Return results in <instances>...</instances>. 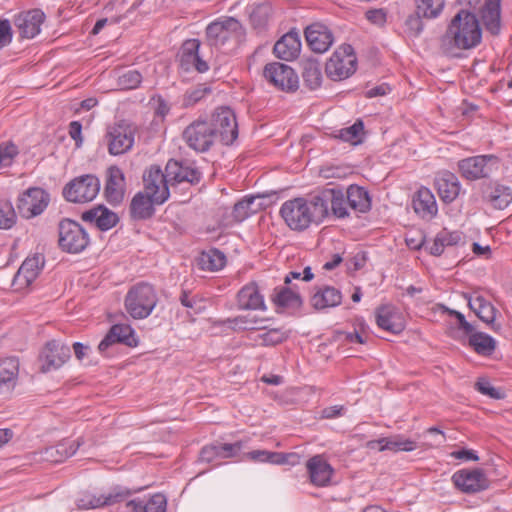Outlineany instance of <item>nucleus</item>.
Returning <instances> with one entry per match:
<instances>
[{"instance_id": "nucleus-1", "label": "nucleus", "mask_w": 512, "mask_h": 512, "mask_svg": "<svg viewBox=\"0 0 512 512\" xmlns=\"http://www.w3.org/2000/svg\"><path fill=\"white\" fill-rule=\"evenodd\" d=\"M482 41V29L477 16L460 9L451 19L440 38V49L448 56H456L459 50H470Z\"/></svg>"}, {"instance_id": "nucleus-2", "label": "nucleus", "mask_w": 512, "mask_h": 512, "mask_svg": "<svg viewBox=\"0 0 512 512\" xmlns=\"http://www.w3.org/2000/svg\"><path fill=\"white\" fill-rule=\"evenodd\" d=\"M146 194L138 192L130 203V215L134 220H147L155 214L154 205H161L169 198V187H161L162 170L152 165L143 176Z\"/></svg>"}, {"instance_id": "nucleus-3", "label": "nucleus", "mask_w": 512, "mask_h": 512, "mask_svg": "<svg viewBox=\"0 0 512 512\" xmlns=\"http://www.w3.org/2000/svg\"><path fill=\"white\" fill-rule=\"evenodd\" d=\"M206 41L209 47H214L223 53L237 49L246 37L243 25L234 17H221L206 27Z\"/></svg>"}, {"instance_id": "nucleus-4", "label": "nucleus", "mask_w": 512, "mask_h": 512, "mask_svg": "<svg viewBox=\"0 0 512 512\" xmlns=\"http://www.w3.org/2000/svg\"><path fill=\"white\" fill-rule=\"evenodd\" d=\"M158 302L154 287L147 282L133 285L127 292L124 305L128 314L134 319L147 318Z\"/></svg>"}, {"instance_id": "nucleus-5", "label": "nucleus", "mask_w": 512, "mask_h": 512, "mask_svg": "<svg viewBox=\"0 0 512 512\" xmlns=\"http://www.w3.org/2000/svg\"><path fill=\"white\" fill-rule=\"evenodd\" d=\"M136 132L137 127L126 120L109 125L104 136L108 153L119 156L129 152L134 146Z\"/></svg>"}, {"instance_id": "nucleus-6", "label": "nucleus", "mask_w": 512, "mask_h": 512, "mask_svg": "<svg viewBox=\"0 0 512 512\" xmlns=\"http://www.w3.org/2000/svg\"><path fill=\"white\" fill-rule=\"evenodd\" d=\"M357 68V57L350 44H343L326 62L325 72L329 79L341 81L349 78Z\"/></svg>"}, {"instance_id": "nucleus-7", "label": "nucleus", "mask_w": 512, "mask_h": 512, "mask_svg": "<svg viewBox=\"0 0 512 512\" xmlns=\"http://www.w3.org/2000/svg\"><path fill=\"white\" fill-rule=\"evenodd\" d=\"M59 247L63 252L77 254L89 244V236L83 227L71 219H63L58 226Z\"/></svg>"}, {"instance_id": "nucleus-8", "label": "nucleus", "mask_w": 512, "mask_h": 512, "mask_svg": "<svg viewBox=\"0 0 512 512\" xmlns=\"http://www.w3.org/2000/svg\"><path fill=\"white\" fill-rule=\"evenodd\" d=\"M208 122L216 141L219 140L223 145H232L238 138L236 116L229 107L216 108Z\"/></svg>"}, {"instance_id": "nucleus-9", "label": "nucleus", "mask_w": 512, "mask_h": 512, "mask_svg": "<svg viewBox=\"0 0 512 512\" xmlns=\"http://www.w3.org/2000/svg\"><path fill=\"white\" fill-rule=\"evenodd\" d=\"M100 190V180L93 174L74 178L63 188L64 198L73 203L92 201Z\"/></svg>"}, {"instance_id": "nucleus-10", "label": "nucleus", "mask_w": 512, "mask_h": 512, "mask_svg": "<svg viewBox=\"0 0 512 512\" xmlns=\"http://www.w3.org/2000/svg\"><path fill=\"white\" fill-rule=\"evenodd\" d=\"M280 215L287 226L295 231H303L313 223L308 200L302 197L285 201L281 206Z\"/></svg>"}, {"instance_id": "nucleus-11", "label": "nucleus", "mask_w": 512, "mask_h": 512, "mask_svg": "<svg viewBox=\"0 0 512 512\" xmlns=\"http://www.w3.org/2000/svg\"><path fill=\"white\" fill-rule=\"evenodd\" d=\"M187 146L196 152H207L216 142L212 128L207 120H195L182 133Z\"/></svg>"}, {"instance_id": "nucleus-12", "label": "nucleus", "mask_w": 512, "mask_h": 512, "mask_svg": "<svg viewBox=\"0 0 512 512\" xmlns=\"http://www.w3.org/2000/svg\"><path fill=\"white\" fill-rule=\"evenodd\" d=\"M264 78L275 88L288 93L295 92L299 87L298 75L292 67L280 62L265 65Z\"/></svg>"}, {"instance_id": "nucleus-13", "label": "nucleus", "mask_w": 512, "mask_h": 512, "mask_svg": "<svg viewBox=\"0 0 512 512\" xmlns=\"http://www.w3.org/2000/svg\"><path fill=\"white\" fill-rule=\"evenodd\" d=\"M162 177L161 187L183 182L195 185L200 182L202 174L198 168L186 161L170 159L165 166V172H162Z\"/></svg>"}, {"instance_id": "nucleus-14", "label": "nucleus", "mask_w": 512, "mask_h": 512, "mask_svg": "<svg viewBox=\"0 0 512 512\" xmlns=\"http://www.w3.org/2000/svg\"><path fill=\"white\" fill-rule=\"evenodd\" d=\"M466 244H468V236L462 231H450L447 228H443L436 234L433 245L430 247V254L432 256H441L445 251L456 254L466 253Z\"/></svg>"}, {"instance_id": "nucleus-15", "label": "nucleus", "mask_w": 512, "mask_h": 512, "mask_svg": "<svg viewBox=\"0 0 512 512\" xmlns=\"http://www.w3.org/2000/svg\"><path fill=\"white\" fill-rule=\"evenodd\" d=\"M49 194L40 187L27 189L18 198L17 208L22 217L30 219L40 215L48 206Z\"/></svg>"}, {"instance_id": "nucleus-16", "label": "nucleus", "mask_w": 512, "mask_h": 512, "mask_svg": "<svg viewBox=\"0 0 512 512\" xmlns=\"http://www.w3.org/2000/svg\"><path fill=\"white\" fill-rule=\"evenodd\" d=\"M71 357L70 347L58 340L47 342L40 353L41 371L46 373L59 369Z\"/></svg>"}, {"instance_id": "nucleus-17", "label": "nucleus", "mask_w": 512, "mask_h": 512, "mask_svg": "<svg viewBox=\"0 0 512 512\" xmlns=\"http://www.w3.org/2000/svg\"><path fill=\"white\" fill-rule=\"evenodd\" d=\"M127 495L128 492L116 489L102 494L85 491L76 500V505L82 510L98 509L122 502L126 499Z\"/></svg>"}, {"instance_id": "nucleus-18", "label": "nucleus", "mask_w": 512, "mask_h": 512, "mask_svg": "<svg viewBox=\"0 0 512 512\" xmlns=\"http://www.w3.org/2000/svg\"><path fill=\"white\" fill-rule=\"evenodd\" d=\"M452 481L464 493H477L489 487V480L480 469L459 470L453 474Z\"/></svg>"}, {"instance_id": "nucleus-19", "label": "nucleus", "mask_w": 512, "mask_h": 512, "mask_svg": "<svg viewBox=\"0 0 512 512\" xmlns=\"http://www.w3.org/2000/svg\"><path fill=\"white\" fill-rule=\"evenodd\" d=\"M496 159L492 155H478L462 159L458 162L461 176L467 180L475 181L489 177L491 168L488 163Z\"/></svg>"}, {"instance_id": "nucleus-20", "label": "nucleus", "mask_w": 512, "mask_h": 512, "mask_svg": "<svg viewBox=\"0 0 512 512\" xmlns=\"http://www.w3.org/2000/svg\"><path fill=\"white\" fill-rule=\"evenodd\" d=\"M243 448V443H216L203 447L200 451L199 460L203 463L220 464V460L236 457Z\"/></svg>"}, {"instance_id": "nucleus-21", "label": "nucleus", "mask_w": 512, "mask_h": 512, "mask_svg": "<svg viewBox=\"0 0 512 512\" xmlns=\"http://www.w3.org/2000/svg\"><path fill=\"white\" fill-rule=\"evenodd\" d=\"M304 34L308 46L316 53L326 52L334 40L330 29L326 25L318 22L307 26Z\"/></svg>"}, {"instance_id": "nucleus-22", "label": "nucleus", "mask_w": 512, "mask_h": 512, "mask_svg": "<svg viewBox=\"0 0 512 512\" xmlns=\"http://www.w3.org/2000/svg\"><path fill=\"white\" fill-rule=\"evenodd\" d=\"M412 208L416 215L425 221L437 216L438 206L434 194L427 187L418 189L412 197Z\"/></svg>"}, {"instance_id": "nucleus-23", "label": "nucleus", "mask_w": 512, "mask_h": 512, "mask_svg": "<svg viewBox=\"0 0 512 512\" xmlns=\"http://www.w3.org/2000/svg\"><path fill=\"white\" fill-rule=\"evenodd\" d=\"M310 482L317 487L328 486L334 469L323 455H315L306 462Z\"/></svg>"}, {"instance_id": "nucleus-24", "label": "nucleus", "mask_w": 512, "mask_h": 512, "mask_svg": "<svg viewBox=\"0 0 512 512\" xmlns=\"http://www.w3.org/2000/svg\"><path fill=\"white\" fill-rule=\"evenodd\" d=\"M45 14L40 9H32L18 14L14 19L19 34L23 38H34L40 32Z\"/></svg>"}, {"instance_id": "nucleus-25", "label": "nucleus", "mask_w": 512, "mask_h": 512, "mask_svg": "<svg viewBox=\"0 0 512 512\" xmlns=\"http://www.w3.org/2000/svg\"><path fill=\"white\" fill-rule=\"evenodd\" d=\"M125 177L118 166H111L107 171V180L104 195L108 203L113 206L120 204L124 198Z\"/></svg>"}, {"instance_id": "nucleus-26", "label": "nucleus", "mask_w": 512, "mask_h": 512, "mask_svg": "<svg viewBox=\"0 0 512 512\" xmlns=\"http://www.w3.org/2000/svg\"><path fill=\"white\" fill-rule=\"evenodd\" d=\"M115 343H122L130 347L137 345V341L134 337V330L130 325H113L106 336L99 343L98 349L100 352H105L111 345Z\"/></svg>"}, {"instance_id": "nucleus-27", "label": "nucleus", "mask_w": 512, "mask_h": 512, "mask_svg": "<svg viewBox=\"0 0 512 512\" xmlns=\"http://www.w3.org/2000/svg\"><path fill=\"white\" fill-rule=\"evenodd\" d=\"M43 266L44 261L40 262V258H25L13 278L12 286L14 289L20 291L29 287Z\"/></svg>"}, {"instance_id": "nucleus-28", "label": "nucleus", "mask_w": 512, "mask_h": 512, "mask_svg": "<svg viewBox=\"0 0 512 512\" xmlns=\"http://www.w3.org/2000/svg\"><path fill=\"white\" fill-rule=\"evenodd\" d=\"M82 220L95 224L101 231H107L117 225L119 217L104 205H97L83 212Z\"/></svg>"}, {"instance_id": "nucleus-29", "label": "nucleus", "mask_w": 512, "mask_h": 512, "mask_svg": "<svg viewBox=\"0 0 512 512\" xmlns=\"http://www.w3.org/2000/svg\"><path fill=\"white\" fill-rule=\"evenodd\" d=\"M301 41L297 31L291 30L283 35L274 45L273 52L279 59L291 61L298 57Z\"/></svg>"}, {"instance_id": "nucleus-30", "label": "nucleus", "mask_w": 512, "mask_h": 512, "mask_svg": "<svg viewBox=\"0 0 512 512\" xmlns=\"http://www.w3.org/2000/svg\"><path fill=\"white\" fill-rule=\"evenodd\" d=\"M435 187L444 203H452L458 197L461 185L454 173L444 171L436 176Z\"/></svg>"}, {"instance_id": "nucleus-31", "label": "nucleus", "mask_w": 512, "mask_h": 512, "mask_svg": "<svg viewBox=\"0 0 512 512\" xmlns=\"http://www.w3.org/2000/svg\"><path fill=\"white\" fill-rule=\"evenodd\" d=\"M468 306L481 321L491 325L492 329L495 330L494 322L497 309L479 291H474L469 295Z\"/></svg>"}, {"instance_id": "nucleus-32", "label": "nucleus", "mask_w": 512, "mask_h": 512, "mask_svg": "<svg viewBox=\"0 0 512 512\" xmlns=\"http://www.w3.org/2000/svg\"><path fill=\"white\" fill-rule=\"evenodd\" d=\"M245 457L253 462L271 463L276 465L290 464L294 466L300 463V456L297 453L253 450L246 453Z\"/></svg>"}, {"instance_id": "nucleus-33", "label": "nucleus", "mask_w": 512, "mask_h": 512, "mask_svg": "<svg viewBox=\"0 0 512 512\" xmlns=\"http://www.w3.org/2000/svg\"><path fill=\"white\" fill-rule=\"evenodd\" d=\"M237 307L240 310H265V302L256 283L243 286L237 293Z\"/></svg>"}, {"instance_id": "nucleus-34", "label": "nucleus", "mask_w": 512, "mask_h": 512, "mask_svg": "<svg viewBox=\"0 0 512 512\" xmlns=\"http://www.w3.org/2000/svg\"><path fill=\"white\" fill-rule=\"evenodd\" d=\"M480 15L485 29L498 36L501 31V0H485Z\"/></svg>"}, {"instance_id": "nucleus-35", "label": "nucleus", "mask_w": 512, "mask_h": 512, "mask_svg": "<svg viewBox=\"0 0 512 512\" xmlns=\"http://www.w3.org/2000/svg\"><path fill=\"white\" fill-rule=\"evenodd\" d=\"M483 198L493 208L503 210L512 202V189L499 183H489L483 190Z\"/></svg>"}, {"instance_id": "nucleus-36", "label": "nucleus", "mask_w": 512, "mask_h": 512, "mask_svg": "<svg viewBox=\"0 0 512 512\" xmlns=\"http://www.w3.org/2000/svg\"><path fill=\"white\" fill-rule=\"evenodd\" d=\"M83 443L82 439L64 440L55 446L48 447L43 452V458L51 463H61L73 456Z\"/></svg>"}, {"instance_id": "nucleus-37", "label": "nucleus", "mask_w": 512, "mask_h": 512, "mask_svg": "<svg viewBox=\"0 0 512 512\" xmlns=\"http://www.w3.org/2000/svg\"><path fill=\"white\" fill-rule=\"evenodd\" d=\"M166 497L157 493L148 500L133 499L127 501L121 512H166Z\"/></svg>"}, {"instance_id": "nucleus-38", "label": "nucleus", "mask_w": 512, "mask_h": 512, "mask_svg": "<svg viewBox=\"0 0 512 512\" xmlns=\"http://www.w3.org/2000/svg\"><path fill=\"white\" fill-rule=\"evenodd\" d=\"M331 199L332 193L329 192L328 188L322 189L317 194L311 196L308 204L313 223H320L329 215V202H331Z\"/></svg>"}, {"instance_id": "nucleus-39", "label": "nucleus", "mask_w": 512, "mask_h": 512, "mask_svg": "<svg viewBox=\"0 0 512 512\" xmlns=\"http://www.w3.org/2000/svg\"><path fill=\"white\" fill-rule=\"evenodd\" d=\"M376 445H379V451L390 450L393 452H410L417 448V443L415 441L405 438L402 435L384 437L378 440L368 442V447L372 449H374Z\"/></svg>"}, {"instance_id": "nucleus-40", "label": "nucleus", "mask_w": 512, "mask_h": 512, "mask_svg": "<svg viewBox=\"0 0 512 512\" xmlns=\"http://www.w3.org/2000/svg\"><path fill=\"white\" fill-rule=\"evenodd\" d=\"M341 292L331 286L320 288L311 298V305L317 310L336 307L341 304Z\"/></svg>"}, {"instance_id": "nucleus-41", "label": "nucleus", "mask_w": 512, "mask_h": 512, "mask_svg": "<svg viewBox=\"0 0 512 512\" xmlns=\"http://www.w3.org/2000/svg\"><path fill=\"white\" fill-rule=\"evenodd\" d=\"M348 206L357 213H367L371 209V197L368 191L358 185L347 188Z\"/></svg>"}, {"instance_id": "nucleus-42", "label": "nucleus", "mask_w": 512, "mask_h": 512, "mask_svg": "<svg viewBox=\"0 0 512 512\" xmlns=\"http://www.w3.org/2000/svg\"><path fill=\"white\" fill-rule=\"evenodd\" d=\"M376 322L381 329L393 334H398L404 329L397 313L388 307L377 309Z\"/></svg>"}, {"instance_id": "nucleus-43", "label": "nucleus", "mask_w": 512, "mask_h": 512, "mask_svg": "<svg viewBox=\"0 0 512 512\" xmlns=\"http://www.w3.org/2000/svg\"><path fill=\"white\" fill-rule=\"evenodd\" d=\"M302 78L304 84L310 89L315 90L320 87L322 82V73L319 62L314 59H307L302 63Z\"/></svg>"}, {"instance_id": "nucleus-44", "label": "nucleus", "mask_w": 512, "mask_h": 512, "mask_svg": "<svg viewBox=\"0 0 512 512\" xmlns=\"http://www.w3.org/2000/svg\"><path fill=\"white\" fill-rule=\"evenodd\" d=\"M201 43L198 39H188L183 42L177 55L180 68L189 72L192 60L200 52Z\"/></svg>"}, {"instance_id": "nucleus-45", "label": "nucleus", "mask_w": 512, "mask_h": 512, "mask_svg": "<svg viewBox=\"0 0 512 512\" xmlns=\"http://www.w3.org/2000/svg\"><path fill=\"white\" fill-rule=\"evenodd\" d=\"M260 196H249L235 203L232 210V217L237 222H242L248 218L251 214L258 211L260 204L255 205L257 199Z\"/></svg>"}, {"instance_id": "nucleus-46", "label": "nucleus", "mask_w": 512, "mask_h": 512, "mask_svg": "<svg viewBox=\"0 0 512 512\" xmlns=\"http://www.w3.org/2000/svg\"><path fill=\"white\" fill-rule=\"evenodd\" d=\"M469 344L478 354L490 355L495 350V340L486 333L472 332L469 336Z\"/></svg>"}, {"instance_id": "nucleus-47", "label": "nucleus", "mask_w": 512, "mask_h": 512, "mask_svg": "<svg viewBox=\"0 0 512 512\" xmlns=\"http://www.w3.org/2000/svg\"><path fill=\"white\" fill-rule=\"evenodd\" d=\"M363 136L364 123L361 119H357L353 125L340 129L335 135V138H339L340 140L352 145H358L363 142Z\"/></svg>"}, {"instance_id": "nucleus-48", "label": "nucleus", "mask_w": 512, "mask_h": 512, "mask_svg": "<svg viewBox=\"0 0 512 512\" xmlns=\"http://www.w3.org/2000/svg\"><path fill=\"white\" fill-rule=\"evenodd\" d=\"M19 362L15 357L0 359V387L13 383L18 376Z\"/></svg>"}, {"instance_id": "nucleus-49", "label": "nucleus", "mask_w": 512, "mask_h": 512, "mask_svg": "<svg viewBox=\"0 0 512 512\" xmlns=\"http://www.w3.org/2000/svg\"><path fill=\"white\" fill-rule=\"evenodd\" d=\"M329 192L332 193L331 202H329V208L332 214L337 218H345L349 216L347 210V193L344 194L342 189L328 188Z\"/></svg>"}, {"instance_id": "nucleus-50", "label": "nucleus", "mask_w": 512, "mask_h": 512, "mask_svg": "<svg viewBox=\"0 0 512 512\" xmlns=\"http://www.w3.org/2000/svg\"><path fill=\"white\" fill-rule=\"evenodd\" d=\"M418 15L425 19L437 18L445 5V0H415Z\"/></svg>"}, {"instance_id": "nucleus-51", "label": "nucleus", "mask_w": 512, "mask_h": 512, "mask_svg": "<svg viewBox=\"0 0 512 512\" xmlns=\"http://www.w3.org/2000/svg\"><path fill=\"white\" fill-rule=\"evenodd\" d=\"M274 300L278 306L292 309L300 308L303 303L300 294L294 288H282Z\"/></svg>"}, {"instance_id": "nucleus-52", "label": "nucleus", "mask_w": 512, "mask_h": 512, "mask_svg": "<svg viewBox=\"0 0 512 512\" xmlns=\"http://www.w3.org/2000/svg\"><path fill=\"white\" fill-rule=\"evenodd\" d=\"M271 7L268 4L256 5L250 13V22L254 29L262 31L268 24Z\"/></svg>"}, {"instance_id": "nucleus-53", "label": "nucleus", "mask_w": 512, "mask_h": 512, "mask_svg": "<svg viewBox=\"0 0 512 512\" xmlns=\"http://www.w3.org/2000/svg\"><path fill=\"white\" fill-rule=\"evenodd\" d=\"M211 92V87L207 86L206 84H200L196 87L190 88L185 92L183 96L182 105L185 108L192 107Z\"/></svg>"}, {"instance_id": "nucleus-54", "label": "nucleus", "mask_w": 512, "mask_h": 512, "mask_svg": "<svg viewBox=\"0 0 512 512\" xmlns=\"http://www.w3.org/2000/svg\"><path fill=\"white\" fill-rule=\"evenodd\" d=\"M226 266V258H195L192 267L198 271L216 272Z\"/></svg>"}, {"instance_id": "nucleus-55", "label": "nucleus", "mask_w": 512, "mask_h": 512, "mask_svg": "<svg viewBox=\"0 0 512 512\" xmlns=\"http://www.w3.org/2000/svg\"><path fill=\"white\" fill-rule=\"evenodd\" d=\"M142 79V74L139 71L128 70L119 75L117 84L122 90H132L139 87Z\"/></svg>"}, {"instance_id": "nucleus-56", "label": "nucleus", "mask_w": 512, "mask_h": 512, "mask_svg": "<svg viewBox=\"0 0 512 512\" xmlns=\"http://www.w3.org/2000/svg\"><path fill=\"white\" fill-rule=\"evenodd\" d=\"M259 338L261 339L263 345L274 346L286 340L288 338V334L286 331L280 328H274L259 335Z\"/></svg>"}, {"instance_id": "nucleus-57", "label": "nucleus", "mask_w": 512, "mask_h": 512, "mask_svg": "<svg viewBox=\"0 0 512 512\" xmlns=\"http://www.w3.org/2000/svg\"><path fill=\"white\" fill-rule=\"evenodd\" d=\"M18 153V147L13 142L0 144V167H9Z\"/></svg>"}, {"instance_id": "nucleus-58", "label": "nucleus", "mask_w": 512, "mask_h": 512, "mask_svg": "<svg viewBox=\"0 0 512 512\" xmlns=\"http://www.w3.org/2000/svg\"><path fill=\"white\" fill-rule=\"evenodd\" d=\"M17 215L13 206L6 203L0 207V229H10L16 223Z\"/></svg>"}, {"instance_id": "nucleus-59", "label": "nucleus", "mask_w": 512, "mask_h": 512, "mask_svg": "<svg viewBox=\"0 0 512 512\" xmlns=\"http://www.w3.org/2000/svg\"><path fill=\"white\" fill-rule=\"evenodd\" d=\"M258 320L255 318H249L248 316H237L232 319H228L227 323L230 324V326L234 329H240V330H257L261 329L260 326H258Z\"/></svg>"}, {"instance_id": "nucleus-60", "label": "nucleus", "mask_w": 512, "mask_h": 512, "mask_svg": "<svg viewBox=\"0 0 512 512\" xmlns=\"http://www.w3.org/2000/svg\"><path fill=\"white\" fill-rule=\"evenodd\" d=\"M475 389L483 395H486L492 399H502L504 393L502 390L495 388L491 383L484 378H480L475 383Z\"/></svg>"}, {"instance_id": "nucleus-61", "label": "nucleus", "mask_w": 512, "mask_h": 512, "mask_svg": "<svg viewBox=\"0 0 512 512\" xmlns=\"http://www.w3.org/2000/svg\"><path fill=\"white\" fill-rule=\"evenodd\" d=\"M12 35L10 21L7 19L0 20V50L11 43Z\"/></svg>"}, {"instance_id": "nucleus-62", "label": "nucleus", "mask_w": 512, "mask_h": 512, "mask_svg": "<svg viewBox=\"0 0 512 512\" xmlns=\"http://www.w3.org/2000/svg\"><path fill=\"white\" fill-rule=\"evenodd\" d=\"M424 16L418 15L417 10H415V14L410 15L406 20V26L409 31L413 32L414 35H419L423 30V22L422 19Z\"/></svg>"}, {"instance_id": "nucleus-63", "label": "nucleus", "mask_w": 512, "mask_h": 512, "mask_svg": "<svg viewBox=\"0 0 512 512\" xmlns=\"http://www.w3.org/2000/svg\"><path fill=\"white\" fill-rule=\"evenodd\" d=\"M366 19L371 22L372 24L376 25H384L386 22V12L384 9H369L365 13Z\"/></svg>"}, {"instance_id": "nucleus-64", "label": "nucleus", "mask_w": 512, "mask_h": 512, "mask_svg": "<svg viewBox=\"0 0 512 512\" xmlns=\"http://www.w3.org/2000/svg\"><path fill=\"white\" fill-rule=\"evenodd\" d=\"M446 311L449 315L454 316L458 320L459 328L466 334L470 335L474 331V327L465 319V316L462 313L449 308H446Z\"/></svg>"}]
</instances>
